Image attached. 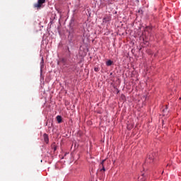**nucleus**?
I'll return each instance as SVG.
<instances>
[{
    "instance_id": "4",
    "label": "nucleus",
    "mask_w": 181,
    "mask_h": 181,
    "mask_svg": "<svg viewBox=\"0 0 181 181\" xmlns=\"http://www.w3.org/2000/svg\"><path fill=\"white\" fill-rule=\"evenodd\" d=\"M57 121L58 124H62V116L60 115L57 116Z\"/></svg>"
},
{
    "instance_id": "1",
    "label": "nucleus",
    "mask_w": 181,
    "mask_h": 181,
    "mask_svg": "<svg viewBox=\"0 0 181 181\" xmlns=\"http://www.w3.org/2000/svg\"><path fill=\"white\" fill-rule=\"evenodd\" d=\"M45 3H46V0H37V2L34 4V8H37V9H40L43 4H45Z\"/></svg>"
},
{
    "instance_id": "7",
    "label": "nucleus",
    "mask_w": 181,
    "mask_h": 181,
    "mask_svg": "<svg viewBox=\"0 0 181 181\" xmlns=\"http://www.w3.org/2000/svg\"><path fill=\"white\" fill-rule=\"evenodd\" d=\"M168 111V107H166V106H165V109H163V115H165V112H166Z\"/></svg>"
},
{
    "instance_id": "5",
    "label": "nucleus",
    "mask_w": 181,
    "mask_h": 181,
    "mask_svg": "<svg viewBox=\"0 0 181 181\" xmlns=\"http://www.w3.org/2000/svg\"><path fill=\"white\" fill-rule=\"evenodd\" d=\"M112 61L108 60V61L106 62V66H112Z\"/></svg>"
},
{
    "instance_id": "8",
    "label": "nucleus",
    "mask_w": 181,
    "mask_h": 181,
    "mask_svg": "<svg viewBox=\"0 0 181 181\" xmlns=\"http://www.w3.org/2000/svg\"><path fill=\"white\" fill-rule=\"evenodd\" d=\"M94 71H98V68H95V69H94Z\"/></svg>"
},
{
    "instance_id": "6",
    "label": "nucleus",
    "mask_w": 181,
    "mask_h": 181,
    "mask_svg": "<svg viewBox=\"0 0 181 181\" xmlns=\"http://www.w3.org/2000/svg\"><path fill=\"white\" fill-rule=\"evenodd\" d=\"M148 159H149L150 160H152L153 159H154L153 155H152V156L149 155V156H148Z\"/></svg>"
},
{
    "instance_id": "3",
    "label": "nucleus",
    "mask_w": 181,
    "mask_h": 181,
    "mask_svg": "<svg viewBox=\"0 0 181 181\" xmlns=\"http://www.w3.org/2000/svg\"><path fill=\"white\" fill-rule=\"evenodd\" d=\"M44 141L46 144H49V136L47 134H43Z\"/></svg>"
},
{
    "instance_id": "2",
    "label": "nucleus",
    "mask_w": 181,
    "mask_h": 181,
    "mask_svg": "<svg viewBox=\"0 0 181 181\" xmlns=\"http://www.w3.org/2000/svg\"><path fill=\"white\" fill-rule=\"evenodd\" d=\"M105 162V160H103L100 163V168H102V169L100 170V172H102V177L100 179H103V177H105V173H104V172H105V168L104 167Z\"/></svg>"
}]
</instances>
